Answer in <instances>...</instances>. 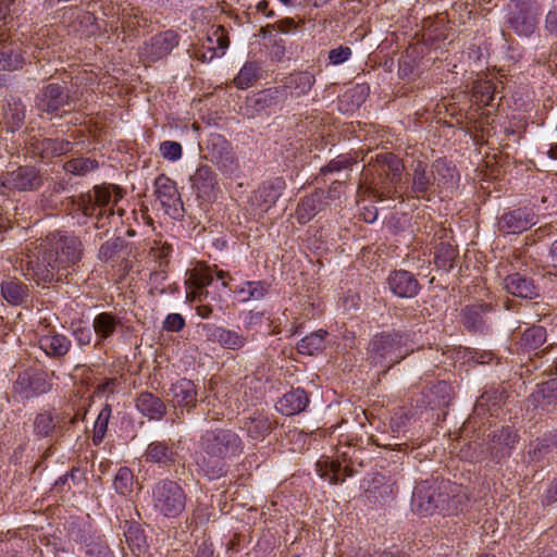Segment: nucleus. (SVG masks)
I'll list each match as a JSON object with an SVG mask.
<instances>
[{
  "label": "nucleus",
  "instance_id": "1",
  "mask_svg": "<svg viewBox=\"0 0 557 557\" xmlns=\"http://www.w3.org/2000/svg\"><path fill=\"white\" fill-rule=\"evenodd\" d=\"M200 447L205 456L197 463L208 479L215 480L224 475L226 460L243 453L244 443L231 429H214L201 435Z\"/></svg>",
  "mask_w": 557,
  "mask_h": 557
},
{
  "label": "nucleus",
  "instance_id": "2",
  "mask_svg": "<svg viewBox=\"0 0 557 557\" xmlns=\"http://www.w3.org/2000/svg\"><path fill=\"white\" fill-rule=\"evenodd\" d=\"M410 354L406 336L398 332H382L372 337L368 345L369 363L386 374Z\"/></svg>",
  "mask_w": 557,
  "mask_h": 557
},
{
  "label": "nucleus",
  "instance_id": "3",
  "mask_svg": "<svg viewBox=\"0 0 557 557\" xmlns=\"http://www.w3.org/2000/svg\"><path fill=\"white\" fill-rule=\"evenodd\" d=\"M186 503L184 488L174 480L160 479L151 487V507L158 516L175 519L184 512Z\"/></svg>",
  "mask_w": 557,
  "mask_h": 557
},
{
  "label": "nucleus",
  "instance_id": "4",
  "mask_svg": "<svg viewBox=\"0 0 557 557\" xmlns=\"http://www.w3.org/2000/svg\"><path fill=\"white\" fill-rule=\"evenodd\" d=\"M75 99L70 90L58 83L44 86L37 94L35 107L39 114H47L50 119L62 116L74 110Z\"/></svg>",
  "mask_w": 557,
  "mask_h": 557
},
{
  "label": "nucleus",
  "instance_id": "5",
  "mask_svg": "<svg viewBox=\"0 0 557 557\" xmlns=\"http://www.w3.org/2000/svg\"><path fill=\"white\" fill-rule=\"evenodd\" d=\"M45 249L49 253H53V258L65 272L70 267L76 264L83 255L82 240L73 234L60 231L47 237Z\"/></svg>",
  "mask_w": 557,
  "mask_h": 557
},
{
  "label": "nucleus",
  "instance_id": "6",
  "mask_svg": "<svg viewBox=\"0 0 557 557\" xmlns=\"http://www.w3.org/2000/svg\"><path fill=\"white\" fill-rule=\"evenodd\" d=\"M540 7L534 1H516L508 13V25L519 37H530L539 24Z\"/></svg>",
  "mask_w": 557,
  "mask_h": 557
},
{
  "label": "nucleus",
  "instance_id": "7",
  "mask_svg": "<svg viewBox=\"0 0 557 557\" xmlns=\"http://www.w3.org/2000/svg\"><path fill=\"white\" fill-rule=\"evenodd\" d=\"M207 156L224 174L232 175L239 169L238 159L231 143L220 134H211L206 143Z\"/></svg>",
  "mask_w": 557,
  "mask_h": 557
},
{
  "label": "nucleus",
  "instance_id": "8",
  "mask_svg": "<svg viewBox=\"0 0 557 557\" xmlns=\"http://www.w3.org/2000/svg\"><path fill=\"white\" fill-rule=\"evenodd\" d=\"M468 493L461 485L449 481H442L438 484L436 512L444 516L458 515L468 506Z\"/></svg>",
  "mask_w": 557,
  "mask_h": 557
},
{
  "label": "nucleus",
  "instance_id": "9",
  "mask_svg": "<svg viewBox=\"0 0 557 557\" xmlns=\"http://www.w3.org/2000/svg\"><path fill=\"white\" fill-rule=\"evenodd\" d=\"M45 182L40 170L33 165H20L2 176L1 186L18 191L38 190Z\"/></svg>",
  "mask_w": 557,
  "mask_h": 557
},
{
  "label": "nucleus",
  "instance_id": "10",
  "mask_svg": "<svg viewBox=\"0 0 557 557\" xmlns=\"http://www.w3.org/2000/svg\"><path fill=\"white\" fill-rule=\"evenodd\" d=\"M27 271V274L38 284L61 281L62 277L66 275L58 261L53 258V253H49L46 249L36 260L28 261Z\"/></svg>",
  "mask_w": 557,
  "mask_h": 557
},
{
  "label": "nucleus",
  "instance_id": "11",
  "mask_svg": "<svg viewBox=\"0 0 557 557\" xmlns=\"http://www.w3.org/2000/svg\"><path fill=\"white\" fill-rule=\"evenodd\" d=\"M77 421V416L70 417L65 412L44 411L36 416L34 420V432L41 437H48L54 431L70 430V428Z\"/></svg>",
  "mask_w": 557,
  "mask_h": 557
},
{
  "label": "nucleus",
  "instance_id": "12",
  "mask_svg": "<svg viewBox=\"0 0 557 557\" xmlns=\"http://www.w3.org/2000/svg\"><path fill=\"white\" fill-rule=\"evenodd\" d=\"M535 224L534 211L525 207L504 212L497 221L498 231L507 235L520 234Z\"/></svg>",
  "mask_w": 557,
  "mask_h": 557
},
{
  "label": "nucleus",
  "instance_id": "13",
  "mask_svg": "<svg viewBox=\"0 0 557 557\" xmlns=\"http://www.w3.org/2000/svg\"><path fill=\"white\" fill-rule=\"evenodd\" d=\"M178 45V35L173 30L159 33L146 41L140 50L141 55L150 61H158Z\"/></svg>",
  "mask_w": 557,
  "mask_h": 557
},
{
  "label": "nucleus",
  "instance_id": "14",
  "mask_svg": "<svg viewBox=\"0 0 557 557\" xmlns=\"http://www.w3.org/2000/svg\"><path fill=\"white\" fill-rule=\"evenodd\" d=\"M143 457L147 463L169 469L175 466L178 451L171 440H156L148 444Z\"/></svg>",
  "mask_w": 557,
  "mask_h": 557
},
{
  "label": "nucleus",
  "instance_id": "15",
  "mask_svg": "<svg viewBox=\"0 0 557 557\" xmlns=\"http://www.w3.org/2000/svg\"><path fill=\"white\" fill-rule=\"evenodd\" d=\"M38 345L49 357L65 356L71 348V341L63 334L57 333L48 324L40 323L38 331Z\"/></svg>",
  "mask_w": 557,
  "mask_h": 557
},
{
  "label": "nucleus",
  "instance_id": "16",
  "mask_svg": "<svg viewBox=\"0 0 557 557\" xmlns=\"http://www.w3.org/2000/svg\"><path fill=\"white\" fill-rule=\"evenodd\" d=\"M438 484L435 481H422L414 487L411 505L416 512L423 516L436 512Z\"/></svg>",
  "mask_w": 557,
  "mask_h": 557
},
{
  "label": "nucleus",
  "instance_id": "17",
  "mask_svg": "<svg viewBox=\"0 0 557 557\" xmlns=\"http://www.w3.org/2000/svg\"><path fill=\"white\" fill-rule=\"evenodd\" d=\"M197 389L193 381L181 379L173 383L169 389V401L175 409H180L181 413L190 412L197 405Z\"/></svg>",
  "mask_w": 557,
  "mask_h": 557
},
{
  "label": "nucleus",
  "instance_id": "18",
  "mask_svg": "<svg viewBox=\"0 0 557 557\" xmlns=\"http://www.w3.org/2000/svg\"><path fill=\"white\" fill-rule=\"evenodd\" d=\"M208 341L219 344L224 349L239 350L245 347L248 338L236 330H230L215 324H203Z\"/></svg>",
  "mask_w": 557,
  "mask_h": 557
},
{
  "label": "nucleus",
  "instance_id": "19",
  "mask_svg": "<svg viewBox=\"0 0 557 557\" xmlns=\"http://www.w3.org/2000/svg\"><path fill=\"white\" fill-rule=\"evenodd\" d=\"M14 393L23 399H29L34 396L48 393L50 384L46 381L42 373L24 371L18 374L13 385Z\"/></svg>",
  "mask_w": 557,
  "mask_h": 557
},
{
  "label": "nucleus",
  "instance_id": "20",
  "mask_svg": "<svg viewBox=\"0 0 557 557\" xmlns=\"http://www.w3.org/2000/svg\"><path fill=\"white\" fill-rule=\"evenodd\" d=\"M398 183H392L386 180L385 176L377 175L376 177L369 181L367 174H364V181L359 185L358 193L368 195L377 200H384L387 198H400V194L397 190Z\"/></svg>",
  "mask_w": 557,
  "mask_h": 557
},
{
  "label": "nucleus",
  "instance_id": "21",
  "mask_svg": "<svg viewBox=\"0 0 557 557\" xmlns=\"http://www.w3.org/2000/svg\"><path fill=\"white\" fill-rule=\"evenodd\" d=\"M369 168H372L377 175L385 176L392 183H399L404 171L401 160L392 152L377 153L374 163H372V159L369 161Z\"/></svg>",
  "mask_w": 557,
  "mask_h": 557
},
{
  "label": "nucleus",
  "instance_id": "22",
  "mask_svg": "<svg viewBox=\"0 0 557 557\" xmlns=\"http://www.w3.org/2000/svg\"><path fill=\"white\" fill-rule=\"evenodd\" d=\"M284 188L285 181L282 177H275L265 182L255 191L252 202L257 205L261 211L267 212L276 203Z\"/></svg>",
  "mask_w": 557,
  "mask_h": 557
},
{
  "label": "nucleus",
  "instance_id": "23",
  "mask_svg": "<svg viewBox=\"0 0 557 557\" xmlns=\"http://www.w3.org/2000/svg\"><path fill=\"white\" fill-rule=\"evenodd\" d=\"M124 326L122 319L113 312L103 311L92 320V329L99 343L113 337Z\"/></svg>",
  "mask_w": 557,
  "mask_h": 557
},
{
  "label": "nucleus",
  "instance_id": "24",
  "mask_svg": "<svg viewBox=\"0 0 557 557\" xmlns=\"http://www.w3.org/2000/svg\"><path fill=\"white\" fill-rule=\"evenodd\" d=\"M230 40L224 27L213 26L207 34L206 41L202 44L203 51L201 54L202 61H211L215 57H221L228 48Z\"/></svg>",
  "mask_w": 557,
  "mask_h": 557
},
{
  "label": "nucleus",
  "instance_id": "25",
  "mask_svg": "<svg viewBox=\"0 0 557 557\" xmlns=\"http://www.w3.org/2000/svg\"><path fill=\"white\" fill-rule=\"evenodd\" d=\"M504 288L512 296L534 299L539 296V289L531 277L520 273H512L504 278Z\"/></svg>",
  "mask_w": 557,
  "mask_h": 557
},
{
  "label": "nucleus",
  "instance_id": "26",
  "mask_svg": "<svg viewBox=\"0 0 557 557\" xmlns=\"http://www.w3.org/2000/svg\"><path fill=\"white\" fill-rule=\"evenodd\" d=\"M281 83L286 95L289 94L292 98H299L311 90L315 78L312 73L302 71L289 74Z\"/></svg>",
  "mask_w": 557,
  "mask_h": 557
},
{
  "label": "nucleus",
  "instance_id": "27",
  "mask_svg": "<svg viewBox=\"0 0 557 557\" xmlns=\"http://www.w3.org/2000/svg\"><path fill=\"white\" fill-rule=\"evenodd\" d=\"M388 285L395 295L404 298L414 297L419 290L414 275L405 270L393 272L388 277Z\"/></svg>",
  "mask_w": 557,
  "mask_h": 557
},
{
  "label": "nucleus",
  "instance_id": "28",
  "mask_svg": "<svg viewBox=\"0 0 557 557\" xmlns=\"http://www.w3.org/2000/svg\"><path fill=\"white\" fill-rule=\"evenodd\" d=\"M431 174L438 193L451 189L459 180L455 165L445 159H437L433 162Z\"/></svg>",
  "mask_w": 557,
  "mask_h": 557
},
{
  "label": "nucleus",
  "instance_id": "29",
  "mask_svg": "<svg viewBox=\"0 0 557 557\" xmlns=\"http://www.w3.org/2000/svg\"><path fill=\"white\" fill-rule=\"evenodd\" d=\"M309 405V397L302 388L292 389L284 394L276 404V409L290 417L302 412Z\"/></svg>",
  "mask_w": 557,
  "mask_h": 557
},
{
  "label": "nucleus",
  "instance_id": "30",
  "mask_svg": "<svg viewBox=\"0 0 557 557\" xmlns=\"http://www.w3.org/2000/svg\"><path fill=\"white\" fill-rule=\"evenodd\" d=\"M519 436L515 430L509 426L495 431L492 435L490 450L495 458L508 456L515 445L518 443Z\"/></svg>",
  "mask_w": 557,
  "mask_h": 557
},
{
  "label": "nucleus",
  "instance_id": "31",
  "mask_svg": "<svg viewBox=\"0 0 557 557\" xmlns=\"http://www.w3.org/2000/svg\"><path fill=\"white\" fill-rule=\"evenodd\" d=\"M442 233L443 235L438 237V243L435 245L434 261L438 268L448 271L454 267L458 250L447 232L442 231Z\"/></svg>",
  "mask_w": 557,
  "mask_h": 557
},
{
  "label": "nucleus",
  "instance_id": "32",
  "mask_svg": "<svg viewBox=\"0 0 557 557\" xmlns=\"http://www.w3.org/2000/svg\"><path fill=\"white\" fill-rule=\"evenodd\" d=\"M136 408L150 420H161L166 413L164 401L150 392H141L135 399Z\"/></svg>",
  "mask_w": 557,
  "mask_h": 557
},
{
  "label": "nucleus",
  "instance_id": "33",
  "mask_svg": "<svg viewBox=\"0 0 557 557\" xmlns=\"http://www.w3.org/2000/svg\"><path fill=\"white\" fill-rule=\"evenodd\" d=\"M529 401L534 407L552 412L557 409V380L543 383L540 388L532 393Z\"/></svg>",
  "mask_w": 557,
  "mask_h": 557
},
{
  "label": "nucleus",
  "instance_id": "34",
  "mask_svg": "<svg viewBox=\"0 0 557 557\" xmlns=\"http://www.w3.org/2000/svg\"><path fill=\"white\" fill-rule=\"evenodd\" d=\"M492 310L491 305L466 306L461 310V321L465 327L474 332L486 330V313Z\"/></svg>",
  "mask_w": 557,
  "mask_h": 557
},
{
  "label": "nucleus",
  "instance_id": "35",
  "mask_svg": "<svg viewBox=\"0 0 557 557\" xmlns=\"http://www.w3.org/2000/svg\"><path fill=\"white\" fill-rule=\"evenodd\" d=\"M433 185L432 174L426 172V164L418 161L412 169L410 194L416 198H425Z\"/></svg>",
  "mask_w": 557,
  "mask_h": 557
},
{
  "label": "nucleus",
  "instance_id": "36",
  "mask_svg": "<svg viewBox=\"0 0 557 557\" xmlns=\"http://www.w3.org/2000/svg\"><path fill=\"white\" fill-rule=\"evenodd\" d=\"M154 194L163 208H172L178 201V191L175 182L164 174L156 178Z\"/></svg>",
  "mask_w": 557,
  "mask_h": 557
},
{
  "label": "nucleus",
  "instance_id": "37",
  "mask_svg": "<svg viewBox=\"0 0 557 557\" xmlns=\"http://www.w3.org/2000/svg\"><path fill=\"white\" fill-rule=\"evenodd\" d=\"M1 294L9 304L18 306L28 298V287L17 278H8L1 283Z\"/></svg>",
  "mask_w": 557,
  "mask_h": 557
},
{
  "label": "nucleus",
  "instance_id": "38",
  "mask_svg": "<svg viewBox=\"0 0 557 557\" xmlns=\"http://www.w3.org/2000/svg\"><path fill=\"white\" fill-rule=\"evenodd\" d=\"M124 33L134 35L135 32L147 25V18L141 15L138 8L127 5L119 12L117 17Z\"/></svg>",
  "mask_w": 557,
  "mask_h": 557
},
{
  "label": "nucleus",
  "instance_id": "39",
  "mask_svg": "<svg viewBox=\"0 0 557 557\" xmlns=\"http://www.w3.org/2000/svg\"><path fill=\"white\" fill-rule=\"evenodd\" d=\"M323 194L315 191L305 198L298 203L297 219L300 223L309 222L322 209Z\"/></svg>",
  "mask_w": 557,
  "mask_h": 557
},
{
  "label": "nucleus",
  "instance_id": "40",
  "mask_svg": "<svg viewBox=\"0 0 557 557\" xmlns=\"http://www.w3.org/2000/svg\"><path fill=\"white\" fill-rule=\"evenodd\" d=\"M546 337L545 327L533 325L522 333L518 346L523 352L535 351L546 342Z\"/></svg>",
  "mask_w": 557,
  "mask_h": 557
},
{
  "label": "nucleus",
  "instance_id": "41",
  "mask_svg": "<svg viewBox=\"0 0 557 557\" xmlns=\"http://www.w3.org/2000/svg\"><path fill=\"white\" fill-rule=\"evenodd\" d=\"M36 149L42 159H50L67 153L72 149V144L65 139L45 138L37 144Z\"/></svg>",
  "mask_w": 557,
  "mask_h": 557
},
{
  "label": "nucleus",
  "instance_id": "42",
  "mask_svg": "<svg viewBox=\"0 0 557 557\" xmlns=\"http://www.w3.org/2000/svg\"><path fill=\"white\" fill-rule=\"evenodd\" d=\"M327 332L324 330H318L309 335L305 336L297 344V350L299 354L312 356L322 351L325 347V338Z\"/></svg>",
  "mask_w": 557,
  "mask_h": 557
},
{
  "label": "nucleus",
  "instance_id": "43",
  "mask_svg": "<svg viewBox=\"0 0 557 557\" xmlns=\"http://www.w3.org/2000/svg\"><path fill=\"white\" fill-rule=\"evenodd\" d=\"M190 181L198 193L207 195L213 189L216 183V177L210 166L201 165L196 170L194 175L190 177Z\"/></svg>",
  "mask_w": 557,
  "mask_h": 557
},
{
  "label": "nucleus",
  "instance_id": "44",
  "mask_svg": "<svg viewBox=\"0 0 557 557\" xmlns=\"http://www.w3.org/2000/svg\"><path fill=\"white\" fill-rule=\"evenodd\" d=\"M269 290V284L264 281H247L240 287H235L234 293L242 296V301L260 300Z\"/></svg>",
  "mask_w": 557,
  "mask_h": 557
},
{
  "label": "nucleus",
  "instance_id": "45",
  "mask_svg": "<svg viewBox=\"0 0 557 557\" xmlns=\"http://www.w3.org/2000/svg\"><path fill=\"white\" fill-rule=\"evenodd\" d=\"M317 466L321 468V476L333 484L342 483L346 476L350 475L347 473V469H343L341 462L336 460H320Z\"/></svg>",
  "mask_w": 557,
  "mask_h": 557
},
{
  "label": "nucleus",
  "instance_id": "46",
  "mask_svg": "<svg viewBox=\"0 0 557 557\" xmlns=\"http://www.w3.org/2000/svg\"><path fill=\"white\" fill-rule=\"evenodd\" d=\"M505 403V393L500 391L484 392L476 401V410H486L491 416L497 414V410Z\"/></svg>",
  "mask_w": 557,
  "mask_h": 557
},
{
  "label": "nucleus",
  "instance_id": "47",
  "mask_svg": "<svg viewBox=\"0 0 557 557\" xmlns=\"http://www.w3.org/2000/svg\"><path fill=\"white\" fill-rule=\"evenodd\" d=\"M98 168L99 163L96 159L83 157L71 159L66 161L63 165L65 172L78 176H85L88 173L97 170Z\"/></svg>",
  "mask_w": 557,
  "mask_h": 557
},
{
  "label": "nucleus",
  "instance_id": "48",
  "mask_svg": "<svg viewBox=\"0 0 557 557\" xmlns=\"http://www.w3.org/2000/svg\"><path fill=\"white\" fill-rule=\"evenodd\" d=\"M212 281V275L207 271L193 273L189 277L191 290L188 293V296L190 295L193 299L198 300H201L202 297H207L208 290L205 288L210 285Z\"/></svg>",
  "mask_w": 557,
  "mask_h": 557
},
{
  "label": "nucleus",
  "instance_id": "49",
  "mask_svg": "<svg viewBox=\"0 0 557 557\" xmlns=\"http://www.w3.org/2000/svg\"><path fill=\"white\" fill-rule=\"evenodd\" d=\"M112 414V408L111 405L106 404L103 408L100 410L95 425H94V434H92V443L94 445L98 446L102 443L106 433L108 431V424L109 420Z\"/></svg>",
  "mask_w": 557,
  "mask_h": 557
},
{
  "label": "nucleus",
  "instance_id": "50",
  "mask_svg": "<svg viewBox=\"0 0 557 557\" xmlns=\"http://www.w3.org/2000/svg\"><path fill=\"white\" fill-rule=\"evenodd\" d=\"M259 66L255 62H246L234 78V84L240 89L252 86L259 78Z\"/></svg>",
  "mask_w": 557,
  "mask_h": 557
},
{
  "label": "nucleus",
  "instance_id": "51",
  "mask_svg": "<svg viewBox=\"0 0 557 557\" xmlns=\"http://www.w3.org/2000/svg\"><path fill=\"white\" fill-rule=\"evenodd\" d=\"M134 482L133 471L127 467H122L114 476L113 486L116 493L126 496L133 492Z\"/></svg>",
  "mask_w": 557,
  "mask_h": 557
},
{
  "label": "nucleus",
  "instance_id": "52",
  "mask_svg": "<svg viewBox=\"0 0 557 557\" xmlns=\"http://www.w3.org/2000/svg\"><path fill=\"white\" fill-rule=\"evenodd\" d=\"M248 435L251 438L259 440L265 437L272 431V422L265 416H258L250 419L246 424Z\"/></svg>",
  "mask_w": 557,
  "mask_h": 557
},
{
  "label": "nucleus",
  "instance_id": "53",
  "mask_svg": "<svg viewBox=\"0 0 557 557\" xmlns=\"http://www.w3.org/2000/svg\"><path fill=\"white\" fill-rule=\"evenodd\" d=\"M24 58L20 51L12 48L4 47L0 51V70L1 71H16L22 69Z\"/></svg>",
  "mask_w": 557,
  "mask_h": 557
},
{
  "label": "nucleus",
  "instance_id": "54",
  "mask_svg": "<svg viewBox=\"0 0 557 557\" xmlns=\"http://www.w3.org/2000/svg\"><path fill=\"white\" fill-rule=\"evenodd\" d=\"M475 101L482 106H490L494 99L495 86L491 81H479L473 85Z\"/></svg>",
  "mask_w": 557,
  "mask_h": 557
},
{
  "label": "nucleus",
  "instance_id": "55",
  "mask_svg": "<svg viewBox=\"0 0 557 557\" xmlns=\"http://www.w3.org/2000/svg\"><path fill=\"white\" fill-rule=\"evenodd\" d=\"M72 202L77 207L79 211L83 212L85 216L98 215V208L96 206L95 198L92 197V190L83 193L77 197H73Z\"/></svg>",
  "mask_w": 557,
  "mask_h": 557
},
{
  "label": "nucleus",
  "instance_id": "56",
  "mask_svg": "<svg viewBox=\"0 0 557 557\" xmlns=\"http://www.w3.org/2000/svg\"><path fill=\"white\" fill-rule=\"evenodd\" d=\"M287 95L282 85L273 88H268L259 94L258 103L270 107L278 104L281 101L286 99Z\"/></svg>",
  "mask_w": 557,
  "mask_h": 557
},
{
  "label": "nucleus",
  "instance_id": "57",
  "mask_svg": "<svg viewBox=\"0 0 557 557\" xmlns=\"http://www.w3.org/2000/svg\"><path fill=\"white\" fill-rule=\"evenodd\" d=\"M123 242L120 238H113L103 243L99 249V259L109 261L122 249Z\"/></svg>",
  "mask_w": 557,
  "mask_h": 557
},
{
  "label": "nucleus",
  "instance_id": "58",
  "mask_svg": "<svg viewBox=\"0 0 557 557\" xmlns=\"http://www.w3.org/2000/svg\"><path fill=\"white\" fill-rule=\"evenodd\" d=\"M91 190L92 197L96 201V206L99 209L98 215L102 216L104 214V209L109 206L111 201V193L107 187L98 185L95 186Z\"/></svg>",
  "mask_w": 557,
  "mask_h": 557
},
{
  "label": "nucleus",
  "instance_id": "59",
  "mask_svg": "<svg viewBox=\"0 0 557 557\" xmlns=\"http://www.w3.org/2000/svg\"><path fill=\"white\" fill-rule=\"evenodd\" d=\"M432 394L438 396V399L434 404L437 407L448 406L450 401L451 386L445 382L441 381L432 388Z\"/></svg>",
  "mask_w": 557,
  "mask_h": 557
},
{
  "label": "nucleus",
  "instance_id": "60",
  "mask_svg": "<svg viewBox=\"0 0 557 557\" xmlns=\"http://www.w3.org/2000/svg\"><path fill=\"white\" fill-rule=\"evenodd\" d=\"M160 152L164 159L176 161L182 157V146L177 141L166 140L161 144Z\"/></svg>",
  "mask_w": 557,
  "mask_h": 557
},
{
  "label": "nucleus",
  "instance_id": "61",
  "mask_svg": "<svg viewBox=\"0 0 557 557\" xmlns=\"http://www.w3.org/2000/svg\"><path fill=\"white\" fill-rule=\"evenodd\" d=\"M25 119V113L17 107L10 108L5 113V120L11 131H16L22 127Z\"/></svg>",
  "mask_w": 557,
  "mask_h": 557
},
{
  "label": "nucleus",
  "instance_id": "62",
  "mask_svg": "<svg viewBox=\"0 0 557 557\" xmlns=\"http://www.w3.org/2000/svg\"><path fill=\"white\" fill-rule=\"evenodd\" d=\"M351 164V159L347 156H338L331 160L325 166L321 169L322 174L339 172Z\"/></svg>",
  "mask_w": 557,
  "mask_h": 557
},
{
  "label": "nucleus",
  "instance_id": "63",
  "mask_svg": "<svg viewBox=\"0 0 557 557\" xmlns=\"http://www.w3.org/2000/svg\"><path fill=\"white\" fill-rule=\"evenodd\" d=\"M351 53L352 51L349 47L341 46L329 52V61L333 65H339L347 61L351 57Z\"/></svg>",
  "mask_w": 557,
  "mask_h": 557
},
{
  "label": "nucleus",
  "instance_id": "64",
  "mask_svg": "<svg viewBox=\"0 0 557 557\" xmlns=\"http://www.w3.org/2000/svg\"><path fill=\"white\" fill-rule=\"evenodd\" d=\"M553 446L552 443L543 440L535 444L529 455L533 461H542L553 450Z\"/></svg>",
  "mask_w": 557,
  "mask_h": 557
}]
</instances>
